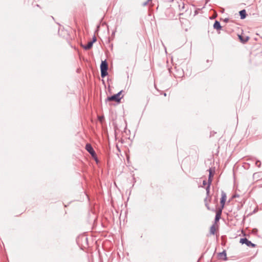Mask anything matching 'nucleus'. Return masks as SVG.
<instances>
[{"instance_id":"1","label":"nucleus","mask_w":262,"mask_h":262,"mask_svg":"<svg viewBox=\"0 0 262 262\" xmlns=\"http://www.w3.org/2000/svg\"><path fill=\"white\" fill-rule=\"evenodd\" d=\"M101 75L102 77H104L107 75L108 65L105 60L102 61L100 65Z\"/></svg>"},{"instance_id":"2","label":"nucleus","mask_w":262,"mask_h":262,"mask_svg":"<svg viewBox=\"0 0 262 262\" xmlns=\"http://www.w3.org/2000/svg\"><path fill=\"white\" fill-rule=\"evenodd\" d=\"M122 91L119 92L117 94H115L112 96L108 97L107 98V100L109 101H114L118 103L120 102L121 99L122 97H121Z\"/></svg>"},{"instance_id":"3","label":"nucleus","mask_w":262,"mask_h":262,"mask_svg":"<svg viewBox=\"0 0 262 262\" xmlns=\"http://www.w3.org/2000/svg\"><path fill=\"white\" fill-rule=\"evenodd\" d=\"M85 149L91 155V156L95 160V161L97 162L96 154L91 145L90 144H87L85 146Z\"/></svg>"},{"instance_id":"4","label":"nucleus","mask_w":262,"mask_h":262,"mask_svg":"<svg viewBox=\"0 0 262 262\" xmlns=\"http://www.w3.org/2000/svg\"><path fill=\"white\" fill-rule=\"evenodd\" d=\"M240 243L242 244H246L247 246L250 247H255V245L252 243L250 241H248L246 238H241L239 241Z\"/></svg>"},{"instance_id":"5","label":"nucleus","mask_w":262,"mask_h":262,"mask_svg":"<svg viewBox=\"0 0 262 262\" xmlns=\"http://www.w3.org/2000/svg\"><path fill=\"white\" fill-rule=\"evenodd\" d=\"M213 176V173L212 170L211 169H209V176L208 182V186L206 188L207 195H208V194L209 193V187H210V185L212 180Z\"/></svg>"},{"instance_id":"6","label":"nucleus","mask_w":262,"mask_h":262,"mask_svg":"<svg viewBox=\"0 0 262 262\" xmlns=\"http://www.w3.org/2000/svg\"><path fill=\"white\" fill-rule=\"evenodd\" d=\"M226 199H227V195H226V193L224 192H222L221 198V201H220L221 205V208H224L225 202L226 201Z\"/></svg>"},{"instance_id":"7","label":"nucleus","mask_w":262,"mask_h":262,"mask_svg":"<svg viewBox=\"0 0 262 262\" xmlns=\"http://www.w3.org/2000/svg\"><path fill=\"white\" fill-rule=\"evenodd\" d=\"M223 209L222 208H220L217 210L215 216V222H217L221 218Z\"/></svg>"},{"instance_id":"8","label":"nucleus","mask_w":262,"mask_h":262,"mask_svg":"<svg viewBox=\"0 0 262 262\" xmlns=\"http://www.w3.org/2000/svg\"><path fill=\"white\" fill-rule=\"evenodd\" d=\"M211 198L210 196H207L204 200L205 206L208 210H210L209 203L211 202Z\"/></svg>"},{"instance_id":"9","label":"nucleus","mask_w":262,"mask_h":262,"mask_svg":"<svg viewBox=\"0 0 262 262\" xmlns=\"http://www.w3.org/2000/svg\"><path fill=\"white\" fill-rule=\"evenodd\" d=\"M219 258L221 260H226L227 259V255L225 252L220 253L218 255Z\"/></svg>"},{"instance_id":"10","label":"nucleus","mask_w":262,"mask_h":262,"mask_svg":"<svg viewBox=\"0 0 262 262\" xmlns=\"http://www.w3.org/2000/svg\"><path fill=\"white\" fill-rule=\"evenodd\" d=\"M238 38L240 39L241 41L243 43H245L249 39V37H248V36L244 37L242 35H238Z\"/></svg>"},{"instance_id":"11","label":"nucleus","mask_w":262,"mask_h":262,"mask_svg":"<svg viewBox=\"0 0 262 262\" xmlns=\"http://www.w3.org/2000/svg\"><path fill=\"white\" fill-rule=\"evenodd\" d=\"M93 42H89L86 46H83V48L85 50L90 49L93 46Z\"/></svg>"},{"instance_id":"12","label":"nucleus","mask_w":262,"mask_h":262,"mask_svg":"<svg viewBox=\"0 0 262 262\" xmlns=\"http://www.w3.org/2000/svg\"><path fill=\"white\" fill-rule=\"evenodd\" d=\"M216 230V227L215 225H212L210 228V233L211 234H214Z\"/></svg>"},{"instance_id":"13","label":"nucleus","mask_w":262,"mask_h":262,"mask_svg":"<svg viewBox=\"0 0 262 262\" xmlns=\"http://www.w3.org/2000/svg\"><path fill=\"white\" fill-rule=\"evenodd\" d=\"M239 14L241 16V18L242 19H244L246 16V12L245 10H243L239 11Z\"/></svg>"},{"instance_id":"14","label":"nucleus","mask_w":262,"mask_h":262,"mask_svg":"<svg viewBox=\"0 0 262 262\" xmlns=\"http://www.w3.org/2000/svg\"><path fill=\"white\" fill-rule=\"evenodd\" d=\"M213 27L214 29H217V30H220L221 28L220 24L217 21H215V22L214 23V24L213 25Z\"/></svg>"},{"instance_id":"15","label":"nucleus","mask_w":262,"mask_h":262,"mask_svg":"<svg viewBox=\"0 0 262 262\" xmlns=\"http://www.w3.org/2000/svg\"><path fill=\"white\" fill-rule=\"evenodd\" d=\"M96 41V37H94V38H93V41H92V42H93V43H94V42H95Z\"/></svg>"},{"instance_id":"16","label":"nucleus","mask_w":262,"mask_h":262,"mask_svg":"<svg viewBox=\"0 0 262 262\" xmlns=\"http://www.w3.org/2000/svg\"><path fill=\"white\" fill-rule=\"evenodd\" d=\"M206 184V182L205 181H203V185H205Z\"/></svg>"}]
</instances>
